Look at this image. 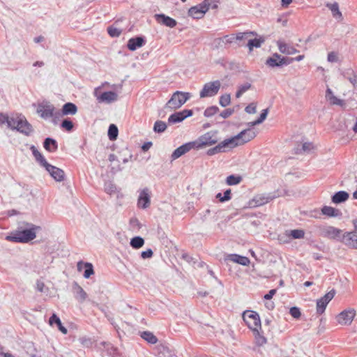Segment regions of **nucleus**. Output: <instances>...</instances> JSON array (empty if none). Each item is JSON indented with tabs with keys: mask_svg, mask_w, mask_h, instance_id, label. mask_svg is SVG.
I'll use <instances>...</instances> for the list:
<instances>
[{
	"mask_svg": "<svg viewBox=\"0 0 357 357\" xmlns=\"http://www.w3.org/2000/svg\"><path fill=\"white\" fill-rule=\"evenodd\" d=\"M193 149H195V146L192 142L185 143L174 151L171 158L172 160H176Z\"/></svg>",
	"mask_w": 357,
	"mask_h": 357,
	"instance_id": "f3484780",
	"label": "nucleus"
},
{
	"mask_svg": "<svg viewBox=\"0 0 357 357\" xmlns=\"http://www.w3.org/2000/svg\"><path fill=\"white\" fill-rule=\"evenodd\" d=\"M243 319L246 325L252 331L261 329V321L259 315L256 312L252 310H246L243 313Z\"/></svg>",
	"mask_w": 357,
	"mask_h": 357,
	"instance_id": "423d86ee",
	"label": "nucleus"
},
{
	"mask_svg": "<svg viewBox=\"0 0 357 357\" xmlns=\"http://www.w3.org/2000/svg\"><path fill=\"white\" fill-rule=\"evenodd\" d=\"M95 96L97 97V100L99 102L111 103L116 101L118 99L117 93L114 91H105L98 96L96 91Z\"/></svg>",
	"mask_w": 357,
	"mask_h": 357,
	"instance_id": "6ab92c4d",
	"label": "nucleus"
},
{
	"mask_svg": "<svg viewBox=\"0 0 357 357\" xmlns=\"http://www.w3.org/2000/svg\"><path fill=\"white\" fill-rule=\"evenodd\" d=\"M326 7L331 11L333 17L339 21L342 20V14L339 9V5L337 2L333 3H326Z\"/></svg>",
	"mask_w": 357,
	"mask_h": 357,
	"instance_id": "c85d7f7f",
	"label": "nucleus"
},
{
	"mask_svg": "<svg viewBox=\"0 0 357 357\" xmlns=\"http://www.w3.org/2000/svg\"><path fill=\"white\" fill-rule=\"evenodd\" d=\"M221 87V83L219 80L206 83L200 91V98L212 97L215 96Z\"/></svg>",
	"mask_w": 357,
	"mask_h": 357,
	"instance_id": "0eeeda50",
	"label": "nucleus"
},
{
	"mask_svg": "<svg viewBox=\"0 0 357 357\" xmlns=\"http://www.w3.org/2000/svg\"><path fill=\"white\" fill-rule=\"evenodd\" d=\"M218 110L219 109L217 106H211L205 109L204 115L206 117H211L212 116L218 112Z\"/></svg>",
	"mask_w": 357,
	"mask_h": 357,
	"instance_id": "603ef678",
	"label": "nucleus"
},
{
	"mask_svg": "<svg viewBox=\"0 0 357 357\" xmlns=\"http://www.w3.org/2000/svg\"><path fill=\"white\" fill-rule=\"evenodd\" d=\"M73 126V122L69 119H63L61 124V127L67 131H71Z\"/></svg>",
	"mask_w": 357,
	"mask_h": 357,
	"instance_id": "864d4df0",
	"label": "nucleus"
},
{
	"mask_svg": "<svg viewBox=\"0 0 357 357\" xmlns=\"http://www.w3.org/2000/svg\"><path fill=\"white\" fill-rule=\"evenodd\" d=\"M146 43L145 38L143 36H137L131 38L128 40L127 47L130 51H135L137 48L142 47Z\"/></svg>",
	"mask_w": 357,
	"mask_h": 357,
	"instance_id": "aec40b11",
	"label": "nucleus"
},
{
	"mask_svg": "<svg viewBox=\"0 0 357 357\" xmlns=\"http://www.w3.org/2000/svg\"><path fill=\"white\" fill-rule=\"evenodd\" d=\"M356 315L354 309H348L340 312L337 317V321L341 325H350Z\"/></svg>",
	"mask_w": 357,
	"mask_h": 357,
	"instance_id": "9d476101",
	"label": "nucleus"
},
{
	"mask_svg": "<svg viewBox=\"0 0 357 357\" xmlns=\"http://www.w3.org/2000/svg\"><path fill=\"white\" fill-rule=\"evenodd\" d=\"M274 197H275L274 196H271L269 195H258L254 197L252 201L255 202L256 206H261V205H264V204L269 202Z\"/></svg>",
	"mask_w": 357,
	"mask_h": 357,
	"instance_id": "f704fd0d",
	"label": "nucleus"
},
{
	"mask_svg": "<svg viewBox=\"0 0 357 357\" xmlns=\"http://www.w3.org/2000/svg\"><path fill=\"white\" fill-rule=\"evenodd\" d=\"M141 337L147 342L154 344L158 342V338L149 331H144L141 334Z\"/></svg>",
	"mask_w": 357,
	"mask_h": 357,
	"instance_id": "ea45409f",
	"label": "nucleus"
},
{
	"mask_svg": "<svg viewBox=\"0 0 357 357\" xmlns=\"http://www.w3.org/2000/svg\"><path fill=\"white\" fill-rule=\"evenodd\" d=\"M206 13L202 3L191 7L188 10V15L192 17L193 19H201L204 17V14Z\"/></svg>",
	"mask_w": 357,
	"mask_h": 357,
	"instance_id": "412c9836",
	"label": "nucleus"
},
{
	"mask_svg": "<svg viewBox=\"0 0 357 357\" xmlns=\"http://www.w3.org/2000/svg\"><path fill=\"white\" fill-rule=\"evenodd\" d=\"M108 160L112 163V165L111 167L112 173H116L122 170V167L119 164L117 157L114 154L111 153L109 155Z\"/></svg>",
	"mask_w": 357,
	"mask_h": 357,
	"instance_id": "4c0bfd02",
	"label": "nucleus"
},
{
	"mask_svg": "<svg viewBox=\"0 0 357 357\" xmlns=\"http://www.w3.org/2000/svg\"><path fill=\"white\" fill-rule=\"evenodd\" d=\"M291 63L292 59H288L287 57L281 56V55L278 53H274L272 56L268 57L266 61V64L271 68L288 66Z\"/></svg>",
	"mask_w": 357,
	"mask_h": 357,
	"instance_id": "6e6552de",
	"label": "nucleus"
},
{
	"mask_svg": "<svg viewBox=\"0 0 357 357\" xmlns=\"http://www.w3.org/2000/svg\"><path fill=\"white\" fill-rule=\"evenodd\" d=\"M352 75L348 77L347 79L353 84L354 87L357 88V76L351 72Z\"/></svg>",
	"mask_w": 357,
	"mask_h": 357,
	"instance_id": "774afa93",
	"label": "nucleus"
},
{
	"mask_svg": "<svg viewBox=\"0 0 357 357\" xmlns=\"http://www.w3.org/2000/svg\"><path fill=\"white\" fill-rule=\"evenodd\" d=\"M49 324L51 326H53L54 324H56L58 329L63 334H66L68 333L66 328L63 326L59 317L56 314H53L50 317Z\"/></svg>",
	"mask_w": 357,
	"mask_h": 357,
	"instance_id": "2f4dec72",
	"label": "nucleus"
},
{
	"mask_svg": "<svg viewBox=\"0 0 357 357\" xmlns=\"http://www.w3.org/2000/svg\"><path fill=\"white\" fill-rule=\"evenodd\" d=\"M277 44L280 52L282 54L290 55L298 52V50H297L296 48L283 42L278 41Z\"/></svg>",
	"mask_w": 357,
	"mask_h": 357,
	"instance_id": "cd10ccee",
	"label": "nucleus"
},
{
	"mask_svg": "<svg viewBox=\"0 0 357 357\" xmlns=\"http://www.w3.org/2000/svg\"><path fill=\"white\" fill-rule=\"evenodd\" d=\"M218 144L222 152H226L233 148L239 146V143L238 142L236 141L234 136L231 138L223 140Z\"/></svg>",
	"mask_w": 357,
	"mask_h": 357,
	"instance_id": "4be33fe9",
	"label": "nucleus"
},
{
	"mask_svg": "<svg viewBox=\"0 0 357 357\" xmlns=\"http://www.w3.org/2000/svg\"><path fill=\"white\" fill-rule=\"evenodd\" d=\"M242 180L241 176L236 175H230L227 176L226 182L229 185H234L238 184Z\"/></svg>",
	"mask_w": 357,
	"mask_h": 357,
	"instance_id": "09e8293b",
	"label": "nucleus"
},
{
	"mask_svg": "<svg viewBox=\"0 0 357 357\" xmlns=\"http://www.w3.org/2000/svg\"><path fill=\"white\" fill-rule=\"evenodd\" d=\"M105 190L108 194H112L116 191V186L111 182L106 183L105 185Z\"/></svg>",
	"mask_w": 357,
	"mask_h": 357,
	"instance_id": "5fc2aeb1",
	"label": "nucleus"
},
{
	"mask_svg": "<svg viewBox=\"0 0 357 357\" xmlns=\"http://www.w3.org/2000/svg\"><path fill=\"white\" fill-rule=\"evenodd\" d=\"M154 18L158 24L169 28H174L177 24V22L174 19L165 14H155Z\"/></svg>",
	"mask_w": 357,
	"mask_h": 357,
	"instance_id": "dca6fc26",
	"label": "nucleus"
},
{
	"mask_svg": "<svg viewBox=\"0 0 357 357\" xmlns=\"http://www.w3.org/2000/svg\"><path fill=\"white\" fill-rule=\"evenodd\" d=\"M144 244V240L141 236H135L131 238L130 245L132 248L139 249Z\"/></svg>",
	"mask_w": 357,
	"mask_h": 357,
	"instance_id": "a19ab883",
	"label": "nucleus"
},
{
	"mask_svg": "<svg viewBox=\"0 0 357 357\" xmlns=\"http://www.w3.org/2000/svg\"><path fill=\"white\" fill-rule=\"evenodd\" d=\"M119 22H116L112 25L107 27L108 34L111 37H119L123 31V29L119 27Z\"/></svg>",
	"mask_w": 357,
	"mask_h": 357,
	"instance_id": "e433bc0d",
	"label": "nucleus"
},
{
	"mask_svg": "<svg viewBox=\"0 0 357 357\" xmlns=\"http://www.w3.org/2000/svg\"><path fill=\"white\" fill-rule=\"evenodd\" d=\"M8 128L16 130L26 136H29L33 132L32 126L27 121L26 117L22 114H15L10 116Z\"/></svg>",
	"mask_w": 357,
	"mask_h": 357,
	"instance_id": "f03ea898",
	"label": "nucleus"
},
{
	"mask_svg": "<svg viewBox=\"0 0 357 357\" xmlns=\"http://www.w3.org/2000/svg\"><path fill=\"white\" fill-rule=\"evenodd\" d=\"M245 112L248 114H255L257 112V105L255 102H252L245 108Z\"/></svg>",
	"mask_w": 357,
	"mask_h": 357,
	"instance_id": "13d9d810",
	"label": "nucleus"
},
{
	"mask_svg": "<svg viewBox=\"0 0 357 357\" xmlns=\"http://www.w3.org/2000/svg\"><path fill=\"white\" fill-rule=\"evenodd\" d=\"M44 148L49 152H54L58 149L56 141L52 138L47 137L43 142Z\"/></svg>",
	"mask_w": 357,
	"mask_h": 357,
	"instance_id": "473e14b6",
	"label": "nucleus"
},
{
	"mask_svg": "<svg viewBox=\"0 0 357 357\" xmlns=\"http://www.w3.org/2000/svg\"><path fill=\"white\" fill-rule=\"evenodd\" d=\"M233 113H234L233 109H227L222 111L220 115L223 119H227V118L229 117Z\"/></svg>",
	"mask_w": 357,
	"mask_h": 357,
	"instance_id": "69168bd1",
	"label": "nucleus"
},
{
	"mask_svg": "<svg viewBox=\"0 0 357 357\" xmlns=\"http://www.w3.org/2000/svg\"><path fill=\"white\" fill-rule=\"evenodd\" d=\"M231 190L228 189L224 192V196L220 199L221 202H225L231 199Z\"/></svg>",
	"mask_w": 357,
	"mask_h": 357,
	"instance_id": "338daca9",
	"label": "nucleus"
},
{
	"mask_svg": "<svg viewBox=\"0 0 357 357\" xmlns=\"http://www.w3.org/2000/svg\"><path fill=\"white\" fill-rule=\"evenodd\" d=\"M160 357H176L174 353L166 346H162L160 351Z\"/></svg>",
	"mask_w": 357,
	"mask_h": 357,
	"instance_id": "8fccbe9b",
	"label": "nucleus"
},
{
	"mask_svg": "<svg viewBox=\"0 0 357 357\" xmlns=\"http://www.w3.org/2000/svg\"><path fill=\"white\" fill-rule=\"evenodd\" d=\"M218 142L216 132H207L200 136L197 139L193 141L195 149H199L203 147L212 146Z\"/></svg>",
	"mask_w": 357,
	"mask_h": 357,
	"instance_id": "39448f33",
	"label": "nucleus"
},
{
	"mask_svg": "<svg viewBox=\"0 0 357 357\" xmlns=\"http://www.w3.org/2000/svg\"><path fill=\"white\" fill-rule=\"evenodd\" d=\"M77 271L79 272L82 271V269H85L84 273V277L86 279L89 278L92 275L94 274L93 266L91 263H84L82 261H80L77 263Z\"/></svg>",
	"mask_w": 357,
	"mask_h": 357,
	"instance_id": "5701e85b",
	"label": "nucleus"
},
{
	"mask_svg": "<svg viewBox=\"0 0 357 357\" xmlns=\"http://www.w3.org/2000/svg\"><path fill=\"white\" fill-rule=\"evenodd\" d=\"M220 40H222V41L225 43H232L236 40V35H226L223 37L222 39L220 38Z\"/></svg>",
	"mask_w": 357,
	"mask_h": 357,
	"instance_id": "bf43d9fd",
	"label": "nucleus"
},
{
	"mask_svg": "<svg viewBox=\"0 0 357 357\" xmlns=\"http://www.w3.org/2000/svg\"><path fill=\"white\" fill-rule=\"evenodd\" d=\"M252 87L250 83L246 82L238 86V91L236 93V97L239 98L244 93Z\"/></svg>",
	"mask_w": 357,
	"mask_h": 357,
	"instance_id": "49530a36",
	"label": "nucleus"
},
{
	"mask_svg": "<svg viewBox=\"0 0 357 357\" xmlns=\"http://www.w3.org/2000/svg\"><path fill=\"white\" fill-rule=\"evenodd\" d=\"M349 197V195L346 191H338L331 197V201L334 204H341L346 202Z\"/></svg>",
	"mask_w": 357,
	"mask_h": 357,
	"instance_id": "bb28decb",
	"label": "nucleus"
},
{
	"mask_svg": "<svg viewBox=\"0 0 357 357\" xmlns=\"http://www.w3.org/2000/svg\"><path fill=\"white\" fill-rule=\"evenodd\" d=\"M253 333H254L256 344L258 346H262L266 343V338L260 333V332L259 331L258 329L256 331H254Z\"/></svg>",
	"mask_w": 357,
	"mask_h": 357,
	"instance_id": "a18cd8bd",
	"label": "nucleus"
},
{
	"mask_svg": "<svg viewBox=\"0 0 357 357\" xmlns=\"http://www.w3.org/2000/svg\"><path fill=\"white\" fill-rule=\"evenodd\" d=\"M167 123L162 121H156L153 126V131L156 133H162L166 130Z\"/></svg>",
	"mask_w": 357,
	"mask_h": 357,
	"instance_id": "79ce46f5",
	"label": "nucleus"
},
{
	"mask_svg": "<svg viewBox=\"0 0 357 357\" xmlns=\"http://www.w3.org/2000/svg\"><path fill=\"white\" fill-rule=\"evenodd\" d=\"M119 134L118 128L114 124H111L108 128L107 135L111 141L116 140Z\"/></svg>",
	"mask_w": 357,
	"mask_h": 357,
	"instance_id": "37998d69",
	"label": "nucleus"
},
{
	"mask_svg": "<svg viewBox=\"0 0 357 357\" xmlns=\"http://www.w3.org/2000/svg\"><path fill=\"white\" fill-rule=\"evenodd\" d=\"M289 313L295 319H298L301 314L300 309L297 307H291L289 310Z\"/></svg>",
	"mask_w": 357,
	"mask_h": 357,
	"instance_id": "4d7b16f0",
	"label": "nucleus"
},
{
	"mask_svg": "<svg viewBox=\"0 0 357 357\" xmlns=\"http://www.w3.org/2000/svg\"><path fill=\"white\" fill-rule=\"evenodd\" d=\"M324 236L330 238L341 240L342 230L333 226H328L323 230Z\"/></svg>",
	"mask_w": 357,
	"mask_h": 357,
	"instance_id": "b1692460",
	"label": "nucleus"
},
{
	"mask_svg": "<svg viewBox=\"0 0 357 357\" xmlns=\"http://www.w3.org/2000/svg\"><path fill=\"white\" fill-rule=\"evenodd\" d=\"M45 169L48 172L50 176L57 182H61L64 180V172L55 166L48 164Z\"/></svg>",
	"mask_w": 357,
	"mask_h": 357,
	"instance_id": "2eb2a0df",
	"label": "nucleus"
},
{
	"mask_svg": "<svg viewBox=\"0 0 357 357\" xmlns=\"http://www.w3.org/2000/svg\"><path fill=\"white\" fill-rule=\"evenodd\" d=\"M77 112V107L73 102H67L62 107L61 110H58L56 116L58 119L66 115H74Z\"/></svg>",
	"mask_w": 357,
	"mask_h": 357,
	"instance_id": "a211bd4d",
	"label": "nucleus"
},
{
	"mask_svg": "<svg viewBox=\"0 0 357 357\" xmlns=\"http://www.w3.org/2000/svg\"><path fill=\"white\" fill-rule=\"evenodd\" d=\"M219 153H223L219 146V144L216 145L215 146L209 149L206 153L208 155H213Z\"/></svg>",
	"mask_w": 357,
	"mask_h": 357,
	"instance_id": "6e6d98bb",
	"label": "nucleus"
},
{
	"mask_svg": "<svg viewBox=\"0 0 357 357\" xmlns=\"http://www.w3.org/2000/svg\"><path fill=\"white\" fill-rule=\"evenodd\" d=\"M326 98L330 101V103L332 105H336L342 106L344 105V101L337 98L333 93V91L331 89L328 88L326 93Z\"/></svg>",
	"mask_w": 357,
	"mask_h": 357,
	"instance_id": "c9c22d12",
	"label": "nucleus"
},
{
	"mask_svg": "<svg viewBox=\"0 0 357 357\" xmlns=\"http://www.w3.org/2000/svg\"><path fill=\"white\" fill-rule=\"evenodd\" d=\"M321 213L323 215L328 217H340L342 216V212L339 209H336L333 207L324 206L321 208Z\"/></svg>",
	"mask_w": 357,
	"mask_h": 357,
	"instance_id": "c756f323",
	"label": "nucleus"
},
{
	"mask_svg": "<svg viewBox=\"0 0 357 357\" xmlns=\"http://www.w3.org/2000/svg\"><path fill=\"white\" fill-rule=\"evenodd\" d=\"M10 120V117H9L8 115L0 113V126L6 123L7 126L8 127V123Z\"/></svg>",
	"mask_w": 357,
	"mask_h": 357,
	"instance_id": "052dcab7",
	"label": "nucleus"
},
{
	"mask_svg": "<svg viewBox=\"0 0 357 357\" xmlns=\"http://www.w3.org/2000/svg\"><path fill=\"white\" fill-rule=\"evenodd\" d=\"M289 236L294 239H301L305 236V231L303 229H293L288 231Z\"/></svg>",
	"mask_w": 357,
	"mask_h": 357,
	"instance_id": "de8ad7c7",
	"label": "nucleus"
},
{
	"mask_svg": "<svg viewBox=\"0 0 357 357\" xmlns=\"http://www.w3.org/2000/svg\"><path fill=\"white\" fill-rule=\"evenodd\" d=\"M230 102H231L230 94H227V93L224 94L220 97L219 103L222 107H225L228 106L230 104Z\"/></svg>",
	"mask_w": 357,
	"mask_h": 357,
	"instance_id": "3c124183",
	"label": "nucleus"
},
{
	"mask_svg": "<svg viewBox=\"0 0 357 357\" xmlns=\"http://www.w3.org/2000/svg\"><path fill=\"white\" fill-rule=\"evenodd\" d=\"M58 110H56L54 106L50 102L43 101L38 104L36 112L40 115L42 119H47L53 118V122L56 123V120L58 119L56 116Z\"/></svg>",
	"mask_w": 357,
	"mask_h": 357,
	"instance_id": "20e7f679",
	"label": "nucleus"
},
{
	"mask_svg": "<svg viewBox=\"0 0 357 357\" xmlns=\"http://www.w3.org/2000/svg\"><path fill=\"white\" fill-rule=\"evenodd\" d=\"M314 149V146L311 142H305L303 144L302 149L304 152H310Z\"/></svg>",
	"mask_w": 357,
	"mask_h": 357,
	"instance_id": "0e129e2a",
	"label": "nucleus"
},
{
	"mask_svg": "<svg viewBox=\"0 0 357 357\" xmlns=\"http://www.w3.org/2000/svg\"><path fill=\"white\" fill-rule=\"evenodd\" d=\"M335 294L334 289L328 291L324 296L317 301V312L321 314L324 312L328 303L333 298Z\"/></svg>",
	"mask_w": 357,
	"mask_h": 357,
	"instance_id": "1a4fd4ad",
	"label": "nucleus"
},
{
	"mask_svg": "<svg viewBox=\"0 0 357 357\" xmlns=\"http://www.w3.org/2000/svg\"><path fill=\"white\" fill-rule=\"evenodd\" d=\"M219 0H204L202 4L205 9V11H208L210 8L215 9L218 8Z\"/></svg>",
	"mask_w": 357,
	"mask_h": 357,
	"instance_id": "c03bdc74",
	"label": "nucleus"
},
{
	"mask_svg": "<svg viewBox=\"0 0 357 357\" xmlns=\"http://www.w3.org/2000/svg\"><path fill=\"white\" fill-rule=\"evenodd\" d=\"M30 149L31 150L36 161L38 162L39 164L45 168L49 164L45 157L38 151L35 146L32 145Z\"/></svg>",
	"mask_w": 357,
	"mask_h": 357,
	"instance_id": "7c9ffc66",
	"label": "nucleus"
},
{
	"mask_svg": "<svg viewBox=\"0 0 357 357\" xmlns=\"http://www.w3.org/2000/svg\"><path fill=\"white\" fill-rule=\"evenodd\" d=\"M268 113V109H263L259 117L258 118V119H257V123H259V124L261 123L266 119Z\"/></svg>",
	"mask_w": 357,
	"mask_h": 357,
	"instance_id": "680f3d73",
	"label": "nucleus"
},
{
	"mask_svg": "<svg viewBox=\"0 0 357 357\" xmlns=\"http://www.w3.org/2000/svg\"><path fill=\"white\" fill-rule=\"evenodd\" d=\"M251 36H257V33L252 31L238 32L236 34V40H249Z\"/></svg>",
	"mask_w": 357,
	"mask_h": 357,
	"instance_id": "58836bf2",
	"label": "nucleus"
},
{
	"mask_svg": "<svg viewBox=\"0 0 357 357\" xmlns=\"http://www.w3.org/2000/svg\"><path fill=\"white\" fill-rule=\"evenodd\" d=\"M192 115V111L191 109H183V111L177 112L170 115L168 119V123L170 124L180 123Z\"/></svg>",
	"mask_w": 357,
	"mask_h": 357,
	"instance_id": "ddd939ff",
	"label": "nucleus"
},
{
	"mask_svg": "<svg viewBox=\"0 0 357 357\" xmlns=\"http://www.w3.org/2000/svg\"><path fill=\"white\" fill-rule=\"evenodd\" d=\"M151 204V196L149 190L146 188L140 191L138 199L137 206L139 208L146 209L149 207Z\"/></svg>",
	"mask_w": 357,
	"mask_h": 357,
	"instance_id": "f8f14e48",
	"label": "nucleus"
},
{
	"mask_svg": "<svg viewBox=\"0 0 357 357\" xmlns=\"http://www.w3.org/2000/svg\"><path fill=\"white\" fill-rule=\"evenodd\" d=\"M256 135L257 132L252 128H248L242 130L234 137L236 141L238 142L239 146H241L254 139Z\"/></svg>",
	"mask_w": 357,
	"mask_h": 357,
	"instance_id": "9b49d317",
	"label": "nucleus"
},
{
	"mask_svg": "<svg viewBox=\"0 0 357 357\" xmlns=\"http://www.w3.org/2000/svg\"><path fill=\"white\" fill-rule=\"evenodd\" d=\"M265 42V38L263 36H260L258 38L251 39L250 38L248 41L246 46L248 47L250 52L253 50L254 47L259 48Z\"/></svg>",
	"mask_w": 357,
	"mask_h": 357,
	"instance_id": "72a5a7b5",
	"label": "nucleus"
},
{
	"mask_svg": "<svg viewBox=\"0 0 357 357\" xmlns=\"http://www.w3.org/2000/svg\"><path fill=\"white\" fill-rule=\"evenodd\" d=\"M226 260H229L233 262L239 264L243 266H248L250 264V259L243 256L238 255L237 254L228 255L225 258Z\"/></svg>",
	"mask_w": 357,
	"mask_h": 357,
	"instance_id": "393cba45",
	"label": "nucleus"
},
{
	"mask_svg": "<svg viewBox=\"0 0 357 357\" xmlns=\"http://www.w3.org/2000/svg\"><path fill=\"white\" fill-rule=\"evenodd\" d=\"M341 241L348 247L354 249L357 248V234L356 232L349 231L344 233Z\"/></svg>",
	"mask_w": 357,
	"mask_h": 357,
	"instance_id": "4468645a",
	"label": "nucleus"
},
{
	"mask_svg": "<svg viewBox=\"0 0 357 357\" xmlns=\"http://www.w3.org/2000/svg\"><path fill=\"white\" fill-rule=\"evenodd\" d=\"M73 291L75 293V298L79 302L83 303L86 301L87 298V294L83 289V288L79 286L77 282H75L73 284Z\"/></svg>",
	"mask_w": 357,
	"mask_h": 357,
	"instance_id": "a878e982",
	"label": "nucleus"
},
{
	"mask_svg": "<svg viewBox=\"0 0 357 357\" xmlns=\"http://www.w3.org/2000/svg\"><path fill=\"white\" fill-rule=\"evenodd\" d=\"M153 254V252L152 250L149 248L145 251L142 252L141 257L142 259H149V258L152 257Z\"/></svg>",
	"mask_w": 357,
	"mask_h": 357,
	"instance_id": "e2e57ef3",
	"label": "nucleus"
},
{
	"mask_svg": "<svg viewBox=\"0 0 357 357\" xmlns=\"http://www.w3.org/2000/svg\"><path fill=\"white\" fill-rule=\"evenodd\" d=\"M40 229V227L32 223L22 222L20 226L6 239L8 241L16 243H28L36 237V231Z\"/></svg>",
	"mask_w": 357,
	"mask_h": 357,
	"instance_id": "f257e3e1",
	"label": "nucleus"
},
{
	"mask_svg": "<svg viewBox=\"0 0 357 357\" xmlns=\"http://www.w3.org/2000/svg\"><path fill=\"white\" fill-rule=\"evenodd\" d=\"M190 93L176 91L165 105V109H177L183 105L190 98Z\"/></svg>",
	"mask_w": 357,
	"mask_h": 357,
	"instance_id": "7ed1b4c3",
	"label": "nucleus"
}]
</instances>
